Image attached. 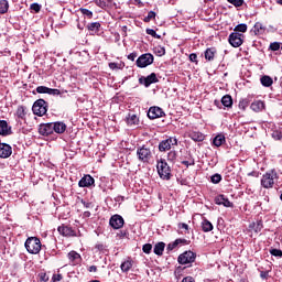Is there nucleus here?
<instances>
[{
	"instance_id": "obj_1",
	"label": "nucleus",
	"mask_w": 282,
	"mask_h": 282,
	"mask_svg": "<svg viewBox=\"0 0 282 282\" xmlns=\"http://www.w3.org/2000/svg\"><path fill=\"white\" fill-rule=\"evenodd\" d=\"M24 246L30 254H39L41 252V239L36 237L28 238Z\"/></svg>"
},
{
	"instance_id": "obj_2",
	"label": "nucleus",
	"mask_w": 282,
	"mask_h": 282,
	"mask_svg": "<svg viewBox=\"0 0 282 282\" xmlns=\"http://www.w3.org/2000/svg\"><path fill=\"white\" fill-rule=\"evenodd\" d=\"M156 169L161 180H171V166H169L166 160L161 159L160 161H158Z\"/></svg>"
},
{
	"instance_id": "obj_3",
	"label": "nucleus",
	"mask_w": 282,
	"mask_h": 282,
	"mask_svg": "<svg viewBox=\"0 0 282 282\" xmlns=\"http://www.w3.org/2000/svg\"><path fill=\"white\" fill-rule=\"evenodd\" d=\"M278 177L279 174H276V171L271 170L270 172H267L264 175H262L261 186H263V188H272V186H274V180Z\"/></svg>"
},
{
	"instance_id": "obj_4",
	"label": "nucleus",
	"mask_w": 282,
	"mask_h": 282,
	"mask_svg": "<svg viewBox=\"0 0 282 282\" xmlns=\"http://www.w3.org/2000/svg\"><path fill=\"white\" fill-rule=\"evenodd\" d=\"M32 111L35 116H45V113H47V101L44 99H37L33 104Z\"/></svg>"
},
{
	"instance_id": "obj_5",
	"label": "nucleus",
	"mask_w": 282,
	"mask_h": 282,
	"mask_svg": "<svg viewBox=\"0 0 282 282\" xmlns=\"http://www.w3.org/2000/svg\"><path fill=\"white\" fill-rule=\"evenodd\" d=\"M195 259H197V254L193 251H185L178 256L177 261L181 265H186L188 263H195Z\"/></svg>"
},
{
	"instance_id": "obj_6",
	"label": "nucleus",
	"mask_w": 282,
	"mask_h": 282,
	"mask_svg": "<svg viewBox=\"0 0 282 282\" xmlns=\"http://www.w3.org/2000/svg\"><path fill=\"white\" fill-rule=\"evenodd\" d=\"M137 155H138L140 162H144V163L149 162V160H151V158H153L151 149L147 145H142L141 148H138Z\"/></svg>"
},
{
	"instance_id": "obj_7",
	"label": "nucleus",
	"mask_w": 282,
	"mask_h": 282,
	"mask_svg": "<svg viewBox=\"0 0 282 282\" xmlns=\"http://www.w3.org/2000/svg\"><path fill=\"white\" fill-rule=\"evenodd\" d=\"M154 57L151 53L142 54L137 59V67L144 68L153 65Z\"/></svg>"
},
{
	"instance_id": "obj_8",
	"label": "nucleus",
	"mask_w": 282,
	"mask_h": 282,
	"mask_svg": "<svg viewBox=\"0 0 282 282\" xmlns=\"http://www.w3.org/2000/svg\"><path fill=\"white\" fill-rule=\"evenodd\" d=\"M232 47H241L243 45V34L239 32H232L228 39Z\"/></svg>"
},
{
	"instance_id": "obj_9",
	"label": "nucleus",
	"mask_w": 282,
	"mask_h": 282,
	"mask_svg": "<svg viewBox=\"0 0 282 282\" xmlns=\"http://www.w3.org/2000/svg\"><path fill=\"white\" fill-rule=\"evenodd\" d=\"M171 147H177V139L170 137L160 142L159 151H171Z\"/></svg>"
},
{
	"instance_id": "obj_10",
	"label": "nucleus",
	"mask_w": 282,
	"mask_h": 282,
	"mask_svg": "<svg viewBox=\"0 0 282 282\" xmlns=\"http://www.w3.org/2000/svg\"><path fill=\"white\" fill-rule=\"evenodd\" d=\"M109 225L115 230H120V228H122V226H124V218H122V216H120V215H113V216H111V218L109 220Z\"/></svg>"
},
{
	"instance_id": "obj_11",
	"label": "nucleus",
	"mask_w": 282,
	"mask_h": 282,
	"mask_svg": "<svg viewBox=\"0 0 282 282\" xmlns=\"http://www.w3.org/2000/svg\"><path fill=\"white\" fill-rule=\"evenodd\" d=\"M163 116H164V110H162V108L158 106L150 107L148 111V118H150V120H155L158 118H162Z\"/></svg>"
},
{
	"instance_id": "obj_12",
	"label": "nucleus",
	"mask_w": 282,
	"mask_h": 282,
	"mask_svg": "<svg viewBox=\"0 0 282 282\" xmlns=\"http://www.w3.org/2000/svg\"><path fill=\"white\" fill-rule=\"evenodd\" d=\"M39 133H40V135H52V133H54L53 122L41 123L39 126Z\"/></svg>"
},
{
	"instance_id": "obj_13",
	"label": "nucleus",
	"mask_w": 282,
	"mask_h": 282,
	"mask_svg": "<svg viewBox=\"0 0 282 282\" xmlns=\"http://www.w3.org/2000/svg\"><path fill=\"white\" fill-rule=\"evenodd\" d=\"M96 184V180L91 177V175H84L78 182L79 188H89V186H94Z\"/></svg>"
},
{
	"instance_id": "obj_14",
	"label": "nucleus",
	"mask_w": 282,
	"mask_h": 282,
	"mask_svg": "<svg viewBox=\"0 0 282 282\" xmlns=\"http://www.w3.org/2000/svg\"><path fill=\"white\" fill-rule=\"evenodd\" d=\"M158 75H155V73L150 74L147 77H141L139 79L140 85H144V87H151V85H153V83H158Z\"/></svg>"
},
{
	"instance_id": "obj_15",
	"label": "nucleus",
	"mask_w": 282,
	"mask_h": 282,
	"mask_svg": "<svg viewBox=\"0 0 282 282\" xmlns=\"http://www.w3.org/2000/svg\"><path fill=\"white\" fill-rule=\"evenodd\" d=\"M215 204L217 206H225V208H232V203L224 194L215 197Z\"/></svg>"
},
{
	"instance_id": "obj_16",
	"label": "nucleus",
	"mask_w": 282,
	"mask_h": 282,
	"mask_svg": "<svg viewBox=\"0 0 282 282\" xmlns=\"http://www.w3.org/2000/svg\"><path fill=\"white\" fill-rule=\"evenodd\" d=\"M12 155V147L7 143H0V158L3 160L10 158Z\"/></svg>"
},
{
	"instance_id": "obj_17",
	"label": "nucleus",
	"mask_w": 282,
	"mask_h": 282,
	"mask_svg": "<svg viewBox=\"0 0 282 282\" xmlns=\"http://www.w3.org/2000/svg\"><path fill=\"white\" fill-rule=\"evenodd\" d=\"M57 230L59 235H63V237H76V231H74L69 226H59Z\"/></svg>"
},
{
	"instance_id": "obj_18",
	"label": "nucleus",
	"mask_w": 282,
	"mask_h": 282,
	"mask_svg": "<svg viewBox=\"0 0 282 282\" xmlns=\"http://www.w3.org/2000/svg\"><path fill=\"white\" fill-rule=\"evenodd\" d=\"M250 109L252 111H254L256 113H260V111H264L265 110V102L262 100H254L251 106Z\"/></svg>"
},
{
	"instance_id": "obj_19",
	"label": "nucleus",
	"mask_w": 282,
	"mask_h": 282,
	"mask_svg": "<svg viewBox=\"0 0 282 282\" xmlns=\"http://www.w3.org/2000/svg\"><path fill=\"white\" fill-rule=\"evenodd\" d=\"M66 130H67V124H65V122L63 121L53 122V132L65 133Z\"/></svg>"
},
{
	"instance_id": "obj_20",
	"label": "nucleus",
	"mask_w": 282,
	"mask_h": 282,
	"mask_svg": "<svg viewBox=\"0 0 282 282\" xmlns=\"http://www.w3.org/2000/svg\"><path fill=\"white\" fill-rule=\"evenodd\" d=\"M12 133V129L8 127V121L0 120V135H10Z\"/></svg>"
},
{
	"instance_id": "obj_21",
	"label": "nucleus",
	"mask_w": 282,
	"mask_h": 282,
	"mask_svg": "<svg viewBox=\"0 0 282 282\" xmlns=\"http://www.w3.org/2000/svg\"><path fill=\"white\" fill-rule=\"evenodd\" d=\"M260 83L263 87H272V85L274 84V80L272 79V77L268 76V75H263L260 78Z\"/></svg>"
},
{
	"instance_id": "obj_22",
	"label": "nucleus",
	"mask_w": 282,
	"mask_h": 282,
	"mask_svg": "<svg viewBox=\"0 0 282 282\" xmlns=\"http://www.w3.org/2000/svg\"><path fill=\"white\" fill-rule=\"evenodd\" d=\"M131 268H133V260L131 259L123 261L120 265L121 272H129Z\"/></svg>"
},
{
	"instance_id": "obj_23",
	"label": "nucleus",
	"mask_w": 282,
	"mask_h": 282,
	"mask_svg": "<svg viewBox=\"0 0 282 282\" xmlns=\"http://www.w3.org/2000/svg\"><path fill=\"white\" fill-rule=\"evenodd\" d=\"M164 248H166V245L164 242H159L154 246V254H158V257H162L164 254Z\"/></svg>"
},
{
	"instance_id": "obj_24",
	"label": "nucleus",
	"mask_w": 282,
	"mask_h": 282,
	"mask_svg": "<svg viewBox=\"0 0 282 282\" xmlns=\"http://www.w3.org/2000/svg\"><path fill=\"white\" fill-rule=\"evenodd\" d=\"M191 140H194V142H204V133L202 132H191L189 133Z\"/></svg>"
},
{
	"instance_id": "obj_25",
	"label": "nucleus",
	"mask_w": 282,
	"mask_h": 282,
	"mask_svg": "<svg viewBox=\"0 0 282 282\" xmlns=\"http://www.w3.org/2000/svg\"><path fill=\"white\" fill-rule=\"evenodd\" d=\"M215 54H217V50H215V47L207 48L205 51L206 61H215Z\"/></svg>"
},
{
	"instance_id": "obj_26",
	"label": "nucleus",
	"mask_w": 282,
	"mask_h": 282,
	"mask_svg": "<svg viewBox=\"0 0 282 282\" xmlns=\"http://www.w3.org/2000/svg\"><path fill=\"white\" fill-rule=\"evenodd\" d=\"M15 116L20 120H25V116H28V112H25V106H19L15 111Z\"/></svg>"
},
{
	"instance_id": "obj_27",
	"label": "nucleus",
	"mask_w": 282,
	"mask_h": 282,
	"mask_svg": "<svg viewBox=\"0 0 282 282\" xmlns=\"http://www.w3.org/2000/svg\"><path fill=\"white\" fill-rule=\"evenodd\" d=\"M221 105L230 109V107H232V97L230 95H225L221 98Z\"/></svg>"
},
{
	"instance_id": "obj_28",
	"label": "nucleus",
	"mask_w": 282,
	"mask_h": 282,
	"mask_svg": "<svg viewBox=\"0 0 282 282\" xmlns=\"http://www.w3.org/2000/svg\"><path fill=\"white\" fill-rule=\"evenodd\" d=\"M203 232H210L213 230V223L208 219H204L202 223Z\"/></svg>"
},
{
	"instance_id": "obj_29",
	"label": "nucleus",
	"mask_w": 282,
	"mask_h": 282,
	"mask_svg": "<svg viewBox=\"0 0 282 282\" xmlns=\"http://www.w3.org/2000/svg\"><path fill=\"white\" fill-rule=\"evenodd\" d=\"M224 142H226V137H224V134H218L213 140L214 147H221Z\"/></svg>"
},
{
	"instance_id": "obj_30",
	"label": "nucleus",
	"mask_w": 282,
	"mask_h": 282,
	"mask_svg": "<svg viewBox=\"0 0 282 282\" xmlns=\"http://www.w3.org/2000/svg\"><path fill=\"white\" fill-rule=\"evenodd\" d=\"M138 122H140V119L135 115H129V117L127 118V123L129 124V127H135Z\"/></svg>"
},
{
	"instance_id": "obj_31",
	"label": "nucleus",
	"mask_w": 282,
	"mask_h": 282,
	"mask_svg": "<svg viewBox=\"0 0 282 282\" xmlns=\"http://www.w3.org/2000/svg\"><path fill=\"white\" fill-rule=\"evenodd\" d=\"M68 259L73 263H78V261H80V254L78 252H76V251H70L68 253Z\"/></svg>"
},
{
	"instance_id": "obj_32",
	"label": "nucleus",
	"mask_w": 282,
	"mask_h": 282,
	"mask_svg": "<svg viewBox=\"0 0 282 282\" xmlns=\"http://www.w3.org/2000/svg\"><path fill=\"white\" fill-rule=\"evenodd\" d=\"M89 32H100V22H91L87 25Z\"/></svg>"
},
{
	"instance_id": "obj_33",
	"label": "nucleus",
	"mask_w": 282,
	"mask_h": 282,
	"mask_svg": "<svg viewBox=\"0 0 282 282\" xmlns=\"http://www.w3.org/2000/svg\"><path fill=\"white\" fill-rule=\"evenodd\" d=\"M10 8V4L8 3V0H1L0 1V14H6Z\"/></svg>"
},
{
	"instance_id": "obj_34",
	"label": "nucleus",
	"mask_w": 282,
	"mask_h": 282,
	"mask_svg": "<svg viewBox=\"0 0 282 282\" xmlns=\"http://www.w3.org/2000/svg\"><path fill=\"white\" fill-rule=\"evenodd\" d=\"M254 232H261L263 230V223L261 220L253 223Z\"/></svg>"
},
{
	"instance_id": "obj_35",
	"label": "nucleus",
	"mask_w": 282,
	"mask_h": 282,
	"mask_svg": "<svg viewBox=\"0 0 282 282\" xmlns=\"http://www.w3.org/2000/svg\"><path fill=\"white\" fill-rule=\"evenodd\" d=\"M156 14L154 11H150L148 13V15L143 19L144 23H150L151 21H153V19H155Z\"/></svg>"
},
{
	"instance_id": "obj_36",
	"label": "nucleus",
	"mask_w": 282,
	"mask_h": 282,
	"mask_svg": "<svg viewBox=\"0 0 282 282\" xmlns=\"http://www.w3.org/2000/svg\"><path fill=\"white\" fill-rule=\"evenodd\" d=\"M248 105H250V100L242 99L239 101V109H242L243 111H246V109H248Z\"/></svg>"
},
{
	"instance_id": "obj_37",
	"label": "nucleus",
	"mask_w": 282,
	"mask_h": 282,
	"mask_svg": "<svg viewBox=\"0 0 282 282\" xmlns=\"http://www.w3.org/2000/svg\"><path fill=\"white\" fill-rule=\"evenodd\" d=\"M167 160H169V162H175L177 160V152L170 151L167 153Z\"/></svg>"
},
{
	"instance_id": "obj_38",
	"label": "nucleus",
	"mask_w": 282,
	"mask_h": 282,
	"mask_svg": "<svg viewBox=\"0 0 282 282\" xmlns=\"http://www.w3.org/2000/svg\"><path fill=\"white\" fill-rule=\"evenodd\" d=\"M95 3L99 8H107V3H111V0H95Z\"/></svg>"
},
{
	"instance_id": "obj_39",
	"label": "nucleus",
	"mask_w": 282,
	"mask_h": 282,
	"mask_svg": "<svg viewBox=\"0 0 282 282\" xmlns=\"http://www.w3.org/2000/svg\"><path fill=\"white\" fill-rule=\"evenodd\" d=\"M235 32H248V25L247 24H238L236 28H235Z\"/></svg>"
},
{
	"instance_id": "obj_40",
	"label": "nucleus",
	"mask_w": 282,
	"mask_h": 282,
	"mask_svg": "<svg viewBox=\"0 0 282 282\" xmlns=\"http://www.w3.org/2000/svg\"><path fill=\"white\" fill-rule=\"evenodd\" d=\"M270 50L272 52H279V50H281V43L280 42H273L270 44Z\"/></svg>"
},
{
	"instance_id": "obj_41",
	"label": "nucleus",
	"mask_w": 282,
	"mask_h": 282,
	"mask_svg": "<svg viewBox=\"0 0 282 282\" xmlns=\"http://www.w3.org/2000/svg\"><path fill=\"white\" fill-rule=\"evenodd\" d=\"M254 30H256V32H259V33L265 32V26H263V23L257 22L254 24Z\"/></svg>"
},
{
	"instance_id": "obj_42",
	"label": "nucleus",
	"mask_w": 282,
	"mask_h": 282,
	"mask_svg": "<svg viewBox=\"0 0 282 282\" xmlns=\"http://www.w3.org/2000/svg\"><path fill=\"white\" fill-rule=\"evenodd\" d=\"M50 88L47 86H37L36 87V93L37 94H48Z\"/></svg>"
},
{
	"instance_id": "obj_43",
	"label": "nucleus",
	"mask_w": 282,
	"mask_h": 282,
	"mask_svg": "<svg viewBox=\"0 0 282 282\" xmlns=\"http://www.w3.org/2000/svg\"><path fill=\"white\" fill-rule=\"evenodd\" d=\"M142 250L145 254H151V250H153V246L151 243H145L143 245Z\"/></svg>"
},
{
	"instance_id": "obj_44",
	"label": "nucleus",
	"mask_w": 282,
	"mask_h": 282,
	"mask_svg": "<svg viewBox=\"0 0 282 282\" xmlns=\"http://www.w3.org/2000/svg\"><path fill=\"white\" fill-rule=\"evenodd\" d=\"M228 3H231V6H235V8H241L243 6V0H227Z\"/></svg>"
},
{
	"instance_id": "obj_45",
	"label": "nucleus",
	"mask_w": 282,
	"mask_h": 282,
	"mask_svg": "<svg viewBox=\"0 0 282 282\" xmlns=\"http://www.w3.org/2000/svg\"><path fill=\"white\" fill-rule=\"evenodd\" d=\"M210 180H212V183H213V184H219V182H221V176H220V174H214V175L210 177Z\"/></svg>"
},
{
	"instance_id": "obj_46",
	"label": "nucleus",
	"mask_w": 282,
	"mask_h": 282,
	"mask_svg": "<svg viewBox=\"0 0 282 282\" xmlns=\"http://www.w3.org/2000/svg\"><path fill=\"white\" fill-rule=\"evenodd\" d=\"M48 96H61V90L56 88H48Z\"/></svg>"
},
{
	"instance_id": "obj_47",
	"label": "nucleus",
	"mask_w": 282,
	"mask_h": 282,
	"mask_svg": "<svg viewBox=\"0 0 282 282\" xmlns=\"http://www.w3.org/2000/svg\"><path fill=\"white\" fill-rule=\"evenodd\" d=\"M82 14H84V17H88V19H91V17H94V12L89 11L88 9H80Z\"/></svg>"
},
{
	"instance_id": "obj_48",
	"label": "nucleus",
	"mask_w": 282,
	"mask_h": 282,
	"mask_svg": "<svg viewBox=\"0 0 282 282\" xmlns=\"http://www.w3.org/2000/svg\"><path fill=\"white\" fill-rule=\"evenodd\" d=\"M270 253L272 254V257H282V251L279 249H271Z\"/></svg>"
},
{
	"instance_id": "obj_49",
	"label": "nucleus",
	"mask_w": 282,
	"mask_h": 282,
	"mask_svg": "<svg viewBox=\"0 0 282 282\" xmlns=\"http://www.w3.org/2000/svg\"><path fill=\"white\" fill-rule=\"evenodd\" d=\"M175 241H177V246H180V245L188 246V243H191V241H188L186 239H182V238H178Z\"/></svg>"
},
{
	"instance_id": "obj_50",
	"label": "nucleus",
	"mask_w": 282,
	"mask_h": 282,
	"mask_svg": "<svg viewBox=\"0 0 282 282\" xmlns=\"http://www.w3.org/2000/svg\"><path fill=\"white\" fill-rule=\"evenodd\" d=\"M31 10H33L34 12H41V6L39 3H32Z\"/></svg>"
},
{
	"instance_id": "obj_51",
	"label": "nucleus",
	"mask_w": 282,
	"mask_h": 282,
	"mask_svg": "<svg viewBox=\"0 0 282 282\" xmlns=\"http://www.w3.org/2000/svg\"><path fill=\"white\" fill-rule=\"evenodd\" d=\"M180 240H175L174 242H172V243H169L167 245V250H175V247L177 246V242H178Z\"/></svg>"
},
{
	"instance_id": "obj_52",
	"label": "nucleus",
	"mask_w": 282,
	"mask_h": 282,
	"mask_svg": "<svg viewBox=\"0 0 282 282\" xmlns=\"http://www.w3.org/2000/svg\"><path fill=\"white\" fill-rule=\"evenodd\" d=\"M95 250H98V252H102V250H105V245L102 243H97L95 246Z\"/></svg>"
},
{
	"instance_id": "obj_53",
	"label": "nucleus",
	"mask_w": 282,
	"mask_h": 282,
	"mask_svg": "<svg viewBox=\"0 0 282 282\" xmlns=\"http://www.w3.org/2000/svg\"><path fill=\"white\" fill-rule=\"evenodd\" d=\"M189 61L192 63H197V54H195V53L189 54Z\"/></svg>"
},
{
	"instance_id": "obj_54",
	"label": "nucleus",
	"mask_w": 282,
	"mask_h": 282,
	"mask_svg": "<svg viewBox=\"0 0 282 282\" xmlns=\"http://www.w3.org/2000/svg\"><path fill=\"white\" fill-rule=\"evenodd\" d=\"M135 58H138V53H131L128 55L129 61H135Z\"/></svg>"
},
{
	"instance_id": "obj_55",
	"label": "nucleus",
	"mask_w": 282,
	"mask_h": 282,
	"mask_svg": "<svg viewBox=\"0 0 282 282\" xmlns=\"http://www.w3.org/2000/svg\"><path fill=\"white\" fill-rule=\"evenodd\" d=\"M145 32H147V34H149L150 36H155V34H156L155 30H153V29H147Z\"/></svg>"
},
{
	"instance_id": "obj_56",
	"label": "nucleus",
	"mask_w": 282,
	"mask_h": 282,
	"mask_svg": "<svg viewBox=\"0 0 282 282\" xmlns=\"http://www.w3.org/2000/svg\"><path fill=\"white\" fill-rule=\"evenodd\" d=\"M50 280V278H47V274L42 273L41 274V282H47Z\"/></svg>"
},
{
	"instance_id": "obj_57",
	"label": "nucleus",
	"mask_w": 282,
	"mask_h": 282,
	"mask_svg": "<svg viewBox=\"0 0 282 282\" xmlns=\"http://www.w3.org/2000/svg\"><path fill=\"white\" fill-rule=\"evenodd\" d=\"M182 282H195V279H193V276H186L182 280Z\"/></svg>"
},
{
	"instance_id": "obj_58",
	"label": "nucleus",
	"mask_w": 282,
	"mask_h": 282,
	"mask_svg": "<svg viewBox=\"0 0 282 282\" xmlns=\"http://www.w3.org/2000/svg\"><path fill=\"white\" fill-rule=\"evenodd\" d=\"M260 276H261V279H268L269 272L268 271H261Z\"/></svg>"
},
{
	"instance_id": "obj_59",
	"label": "nucleus",
	"mask_w": 282,
	"mask_h": 282,
	"mask_svg": "<svg viewBox=\"0 0 282 282\" xmlns=\"http://www.w3.org/2000/svg\"><path fill=\"white\" fill-rule=\"evenodd\" d=\"M52 279H53V281H61L63 279V275L54 274Z\"/></svg>"
},
{
	"instance_id": "obj_60",
	"label": "nucleus",
	"mask_w": 282,
	"mask_h": 282,
	"mask_svg": "<svg viewBox=\"0 0 282 282\" xmlns=\"http://www.w3.org/2000/svg\"><path fill=\"white\" fill-rule=\"evenodd\" d=\"M110 69H120L117 63H110L109 64Z\"/></svg>"
},
{
	"instance_id": "obj_61",
	"label": "nucleus",
	"mask_w": 282,
	"mask_h": 282,
	"mask_svg": "<svg viewBox=\"0 0 282 282\" xmlns=\"http://www.w3.org/2000/svg\"><path fill=\"white\" fill-rule=\"evenodd\" d=\"M178 227L183 228L184 230H188V225L186 223H181Z\"/></svg>"
},
{
	"instance_id": "obj_62",
	"label": "nucleus",
	"mask_w": 282,
	"mask_h": 282,
	"mask_svg": "<svg viewBox=\"0 0 282 282\" xmlns=\"http://www.w3.org/2000/svg\"><path fill=\"white\" fill-rule=\"evenodd\" d=\"M89 272H98V268L96 265H91L88 269Z\"/></svg>"
},
{
	"instance_id": "obj_63",
	"label": "nucleus",
	"mask_w": 282,
	"mask_h": 282,
	"mask_svg": "<svg viewBox=\"0 0 282 282\" xmlns=\"http://www.w3.org/2000/svg\"><path fill=\"white\" fill-rule=\"evenodd\" d=\"M182 164H184V166H193L195 162L189 163L188 161H183Z\"/></svg>"
},
{
	"instance_id": "obj_64",
	"label": "nucleus",
	"mask_w": 282,
	"mask_h": 282,
	"mask_svg": "<svg viewBox=\"0 0 282 282\" xmlns=\"http://www.w3.org/2000/svg\"><path fill=\"white\" fill-rule=\"evenodd\" d=\"M118 236L120 237V239H122V238L127 237V231H120L118 234Z\"/></svg>"
}]
</instances>
